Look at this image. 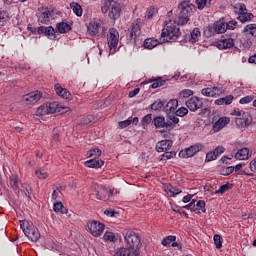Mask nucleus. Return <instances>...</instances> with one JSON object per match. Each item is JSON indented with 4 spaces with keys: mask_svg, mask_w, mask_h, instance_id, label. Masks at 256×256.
<instances>
[{
    "mask_svg": "<svg viewBox=\"0 0 256 256\" xmlns=\"http://www.w3.org/2000/svg\"><path fill=\"white\" fill-rule=\"evenodd\" d=\"M124 241L128 248H119L113 256H139L141 249V235L133 229L123 232Z\"/></svg>",
    "mask_w": 256,
    "mask_h": 256,
    "instance_id": "f257e3e1",
    "label": "nucleus"
},
{
    "mask_svg": "<svg viewBox=\"0 0 256 256\" xmlns=\"http://www.w3.org/2000/svg\"><path fill=\"white\" fill-rule=\"evenodd\" d=\"M193 9H195V5H193L190 1H183L178 5V14L174 18V23L176 25H187L193 15Z\"/></svg>",
    "mask_w": 256,
    "mask_h": 256,
    "instance_id": "f03ea898",
    "label": "nucleus"
},
{
    "mask_svg": "<svg viewBox=\"0 0 256 256\" xmlns=\"http://www.w3.org/2000/svg\"><path fill=\"white\" fill-rule=\"evenodd\" d=\"M102 13H108L110 19L116 21L121 17V4L113 0H105L101 7Z\"/></svg>",
    "mask_w": 256,
    "mask_h": 256,
    "instance_id": "7ed1b4c3",
    "label": "nucleus"
},
{
    "mask_svg": "<svg viewBox=\"0 0 256 256\" xmlns=\"http://www.w3.org/2000/svg\"><path fill=\"white\" fill-rule=\"evenodd\" d=\"M166 27L162 30L161 37L163 41L165 39H177L181 35V30L175 24H169V21H165Z\"/></svg>",
    "mask_w": 256,
    "mask_h": 256,
    "instance_id": "20e7f679",
    "label": "nucleus"
},
{
    "mask_svg": "<svg viewBox=\"0 0 256 256\" xmlns=\"http://www.w3.org/2000/svg\"><path fill=\"white\" fill-rule=\"evenodd\" d=\"M53 113H61V108L57 102L43 104L36 110V115L38 117H43V115H49Z\"/></svg>",
    "mask_w": 256,
    "mask_h": 256,
    "instance_id": "39448f33",
    "label": "nucleus"
},
{
    "mask_svg": "<svg viewBox=\"0 0 256 256\" xmlns=\"http://www.w3.org/2000/svg\"><path fill=\"white\" fill-rule=\"evenodd\" d=\"M88 34L91 37H105V31H107L103 25H101V20H92L88 24Z\"/></svg>",
    "mask_w": 256,
    "mask_h": 256,
    "instance_id": "423d86ee",
    "label": "nucleus"
},
{
    "mask_svg": "<svg viewBox=\"0 0 256 256\" xmlns=\"http://www.w3.org/2000/svg\"><path fill=\"white\" fill-rule=\"evenodd\" d=\"M20 227L23 230L24 235H26V237H28V239L33 243H37V241H39L41 234L33 224L25 226V222H20Z\"/></svg>",
    "mask_w": 256,
    "mask_h": 256,
    "instance_id": "0eeeda50",
    "label": "nucleus"
},
{
    "mask_svg": "<svg viewBox=\"0 0 256 256\" xmlns=\"http://www.w3.org/2000/svg\"><path fill=\"white\" fill-rule=\"evenodd\" d=\"M107 41L110 53L112 55L117 53V46L119 45V31H117L115 28H110Z\"/></svg>",
    "mask_w": 256,
    "mask_h": 256,
    "instance_id": "6e6552de",
    "label": "nucleus"
},
{
    "mask_svg": "<svg viewBox=\"0 0 256 256\" xmlns=\"http://www.w3.org/2000/svg\"><path fill=\"white\" fill-rule=\"evenodd\" d=\"M87 228L92 237H101L105 231V224L97 220H90L87 222Z\"/></svg>",
    "mask_w": 256,
    "mask_h": 256,
    "instance_id": "1a4fd4ad",
    "label": "nucleus"
},
{
    "mask_svg": "<svg viewBox=\"0 0 256 256\" xmlns=\"http://www.w3.org/2000/svg\"><path fill=\"white\" fill-rule=\"evenodd\" d=\"M203 144L196 143L182 151L179 152V157H182L183 159L187 157H193L196 153H199V151H203Z\"/></svg>",
    "mask_w": 256,
    "mask_h": 256,
    "instance_id": "9d476101",
    "label": "nucleus"
},
{
    "mask_svg": "<svg viewBox=\"0 0 256 256\" xmlns=\"http://www.w3.org/2000/svg\"><path fill=\"white\" fill-rule=\"evenodd\" d=\"M186 107H188L190 111L195 113V111H199V109L203 107V100H201L197 96H193L186 101Z\"/></svg>",
    "mask_w": 256,
    "mask_h": 256,
    "instance_id": "9b49d317",
    "label": "nucleus"
},
{
    "mask_svg": "<svg viewBox=\"0 0 256 256\" xmlns=\"http://www.w3.org/2000/svg\"><path fill=\"white\" fill-rule=\"evenodd\" d=\"M235 123L240 129H245V127H249V125L253 123V118L251 117V114L243 112L242 117L236 118Z\"/></svg>",
    "mask_w": 256,
    "mask_h": 256,
    "instance_id": "f8f14e48",
    "label": "nucleus"
},
{
    "mask_svg": "<svg viewBox=\"0 0 256 256\" xmlns=\"http://www.w3.org/2000/svg\"><path fill=\"white\" fill-rule=\"evenodd\" d=\"M43 94L40 91L30 92L24 96V102L26 105H35V103L41 101Z\"/></svg>",
    "mask_w": 256,
    "mask_h": 256,
    "instance_id": "ddd939ff",
    "label": "nucleus"
},
{
    "mask_svg": "<svg viewBox=\"0 0 256 256\" xmlns=\"http://www.w3.org/2000/svg\"><path fill=\"white\" fill-rule=\"evenodd\" d=\"M38 35H45L49 39H52L53 41L57 40V35L55 32V28L53 26L45 27V26H40L38 27L37 30Z\"/></svg>",
    "mask_w": 256,
    "mask_h": 256,
    "instance_id": "4468645a",
    "label": "nucleus"
},
{
    "mask_svg": "<svg viewBox=\"0 0 256 256\" xmlns=\"http://www.w3.org/2000/svg\"><path fill=\"white\" fill-rule=\"evenodd\" d=\"M152 123L157 129H169V127H173V123L166 122L163 116H157L153 119Z\"/></svg>",
    "mask_w": 256,
    "mask_h": 256,
    "instance_id": "2eb2a0df",
    "label": "nucleus"
},
{
    "mask_svg": "<svg viewBox=\"0 0 256 256\" xmlns=\"http://www.w3.org/2000/svg\"><path fill=\"white\" fill-rule=\"evenodd\" d=\"M237 38V34L230 35L229 38L222 39L219 42L220 49H231V47L235 46V39Z\"/></svg>",
    "mask_w": 256,
    "mask_h": 256,
    "instance_id": "dca6fc26",
    "label": "nucleus"
},
{
    "mask_svg": "<svg viewBox=\"0 0 256 256\" xmlns=\"http://www.w3.org/2000/svg\"><path fill=\"white\" fill-rule=\"evenodd\" d=\"M55 91L59 97H62V99H66L68 101H71L73 99V96L71 95V92L67 90V88L61 87V84L55 85Z\"/></svg>",
    "mask_w": 256,
    "mask_h": 256,
    "instance_id": "f3484780",
    "label": "nucleus"
},
{
    "mask_svg": "<svg viewBox=\"0 0 256 256\" xmlns=\"http://www.w3.org/2000/svg\"><path fill=\"white\" fill-rule=\"evenodd\" d=\"M173 147V141L171 140H162L156 144V151L158 153H164V151H169Z\"/></svg>",
    "mask_w": 256,
    "mask_h": 256,
    "instance_id": "a211bd4d",
    "label": "nucleus"
},
{
    "mask_svg": "<svg viewBox=\"0 0 256 256\" xmlns=\"http://www.w3.org/2000/svg\"><path fill=\"white\" fill-rule=\"evenodd\" d=\"M201 93L205 95V97H219V95H221V89L218 87L204 88Z\"/></svg>",
    "mask_w": 256,
    "mask_h": 256,
    "instance_id": "6ab92c4d",
    "label": "nucleus"
},
{
    "mask_svg": "<svg viewBox=\"0 0 256 256\" xmlns=\"http://www.w3.org/2000/svg\"><path fill=\"white\" fill-rule=\"evenodd\" d=\"M53 17V12L50 11L48 8L45 9L44 12L38 18L39 23H43L44 25H48L49 19Z\"/></svg>",
    "mask_w": 256,
    "mask_h": 256,
    "instance_id": "aec40b11",
    "label": "nucleus"
},
{
    "mask_svg": "<svg viewBox=\"0 0 256 256\" xmlns=\"http://www.w3.org/2000/svg\"><path fill=\"white\" fill-rule=\"evenodd\" d=\"M249 157H251L249 148H242L235 154V159H239L240 161H246Z\"/></svg>",
    "mask_w": 256,
    "mask_h": 256,
    "instance_id": "412c9836",
    "label": "nucleus"
},
{
    "mask_svg": "<svg viewBox=\"0 0 256 256\" xmlns=\"http://www.w3.org/2000/svg\"><path fill=\"white\" fill-rule=\"evenodd\" d=\"M86 167L90 168H99L103 167L105 165V162L103 160H99L98 158H92L85 162Z\"/></svg>",
    "mask_w": 256,
    "mask_h": 256,
    "instance_id": "4be33fe9",
    "label": "nucleus"
},
{
    "mask_svg": "<svg viewBox=\"0 0 256 256\" xmlns=\"http://www.w3.org/2000/svg\"><path fill=\"white\" fill-rule=\"evenodd\" d=\"M177 107H179V101L177 99H171L165 106L166 113H175Z\"/></svg>",
    "mask_w": 256,
    "mask_h": 256,
    "instance_id": "5701e85b",
    "label": "nucleus"
},
{
    "mask_svg": "<svg viewBox=\"0 0 256 256\" xmlns=\"http://www.w3.org/2000/svg\"><path fill=\"white\" fill-rule=\"evenodd\" d=\"M19 176L17 174H12L10 176V187L15 191L16 193H19Z\"/></svg>",
    "mask_w": 256,
    "mask_h": 256,
    "instance_id": "b1692460",
    "label": "nucleus"
},
{
    "mask_svg": "<svg viewBox=\"0 0 256 256\" xmlns=\"http://www.w3.org/2000/svg\"><path fill=\"white\" fill-rule=\"evenodd\" d=\"M211 29L214 33H225V31H227V25L223 22H216L213 24Z\"/></svg>",
    "mask_w": 256,
    "mask_h": 256,
    "instance_id": "393cba45",
    "label": "nucleus"
},
{
    "mask_svg": "<svg viewBox=\"0 0 256 256\" xmlns=\"http://www.w3.org/2000/svg\"><path fill=\"white\" fill-rule=\"evenodd\" d=\"M58 33H69L71 31V25H69L67 22H60L56 26Z\"/></svg>",
    "mask_w": 256,
    "mask_h": 256,
    "instance_id": "a878e982",
    "label": "nucleus"
},
{
    "mask_svg": "<svg viewBox=\"0 0 256 256\" xmlns=\"http://www.w3.org/2000/svg\"><path fill=\"white\" fill-rule=\"evenodd\" d=\"M159 44V40L153 38H147L144 41V48L145 49H155Z\"/></svg>",
    "mask_w": 256,
    "mask_h": 256,
    "instance_id": "bb28decb",
    "label": "nucleus"
},
{
    "mask_svg": "<svg viewBox=\"0 0 256 256\" xmlns=\"http://www.w3.org/2000/svg\"><path fill=\"white\" fill-rule=\"evenodd\" d=\"M141 20H137L136 23H132L131 37H137L141 33V26L139 25Z\"/></svg>",
    "mask_w": 256,
    "mask_h": 256,
    "instance_id": "cd10ccee",
    "label": "nucleus"
},
{
    "mask_svg": "<svg viewBox=\"0 0 256 256\" xmlns=\"http://www.w3.org/2000/svg\"><path fill=\"white\" fill-rule=\"evenodd\" d=\"M253 13H247L244 12L242 14H238V21L242 22V23H247L249 21H251L253 19Z\"/></svg>",
    "mask_w": 256,
    "mask_h": 256,
    "instance_id": "c85d7f7f",
    "label": "nucleus"
},
{
    "mask_svg": "<svg viewBox=\"0 0 256 256\" xmlns=\"http://www.w3.org/2000/svg\"><path fill=\"white\" fill-rule=\"evenodd\" d=\"M54 211L55 213H62V215H67V213H69V210H67L61 202H56L54 204Z\"/></svg>",
    "mask_w": 256,
    "mask_h": 256,
    "instance_id": "c756f323",
    "label": "nucleus"
},
{
    "mask_svg": "<svg viewBox=\"0 0 256 256\" xmlns=\"http://www.w3.org/2000/svg\"><path fill=\"white\" fill-rule=\"evenodd\" d=\"M71 9L73 10V12L75 13V15H77V17H81V15H83V8H81V5L77 2H72L70 4Z\"/></svg>",
    "mask_w": 256,
    "mask_h": 256,
    "instance_id": "7c9ffc66",
    "label": "nucleus"
},
{
    "mask_svg": "<svg viewBox=\"0 0 256 256\" xmlns=\"http://www.w3.org/2000/svg\"><path fill=\"white\" fill-rule=\"evenodd\" d=\"M107 193H109V190L107 188H101L99 191H97L96 197L97 199H100V201H107Z\"/></svg>",
    "mask_w": 256,
    "mask_h": 256,
    "instance_id": "2f4dec72",
    "label": "nucleus"
},
{
    "mask_svg": "<svg viewBox=\"0 0 256 256\" xmlns=\"http://www.w3.org/2000/svg\"><path fill=\"white\" fill-rule=\"evenodd\" d=\"M244 33H247V35H252V37H256V24H248L244 28Z\"/></svg>",
    "mask_w": 256,
    "mask_h": 256,
    "instance_id": "473e14b6",
    "label": "nucleus"
},
{
    "mask_svg": "<svg viewBox=\"0 0 256 256\" xmlns=\"http://www.w3.org/2000/svg\"><path fill=\"white\" fill-rule=\"evenodd\" d=\"M88 157H90L92 159H99V157H101V149H99V148L91 149L88 152Z\"/></svg>",
    "mask_w": 256,
    "mask_h": 256,
    "instance_id": "72a5a7b5",
    "label": "nucleus"
},
{
    "mask_svg": "<svg viewBox=\"0 0 256 256\" xmlns=\"http://www.w3.org/2000/svg\"><path fill=\"white\" fill-rule=\"evenodd\" d=\"M229 189H233V184L226 183V184L220 186V188L218 190H216L215 193H220L221 195H223V193H227V191H229Z\"/></svg>",
    "mask_w": 256,
    "mask_h": 256,
    "instance_id": "f704fd0d",
    "label": "nucleus"
},
{
    "mask_svg": "<svg viewBox=\"0 0 256 256\" xmlns=\"http://www.w3.org/2000/svg\"><path fill=\"white\" fill-rule=\"evenodd\" d=\"M163 107H165V103L161 100H157L151 105L153 111H161Z\"/></svg>",
    "mask_w": 256,
    "mask_h": 256,
    "instance_id": "c9c22d12",
    "label": "nucleus"
},
{
    "mask_svg": "<svg viewBox=\"0 0 256 256\" xmlns=\"http://www.w3.org/2000/svg\"><path fill=\"white\" fill-rule=\"evenodd\" d=\"M158 10L156 7H150L146 11L145 19H153V15H157Z\"/></svg>",
    "mask_w": 256,
    "mask_h": 256,
    "instance_id": "e433bc0d",
    "label": "nucleus"
},
{
    "mask_svg": "<svg viewBox=\"0 0 256 256\" xmlns=\"http://www.w3.org/2000/svg\"><path fill=\"white\" fill-rule=\"evenodd\" d=\"M35 175L38 179H47L49 177V173H47L45 170L36 169Z\"/></svg>",
    "mask_w": 256,
    "mask_h": 256,
    "instance_id": "4c0bfd02",
    "label": "nucleus"
},
{
    "mask_svg": "<svg viewBox=\"0 0 256 256\" xmlns=\"http://www.w3.org/2000/svg\"><path fill=\"white\" fill-rule=\"evenodd\" d=\"M163 85H165V80H163L161 78H157L154 80L151 87H152V89H157L158 87H163Z\"/></svg>",
    "mask_w": 256,
    "mask_h": 256,
    "instance_id": "58836bf2",
    "label": "nucleus"
},
{
    "mask_svg": "<svg viewBox=\"0 0 256 256\" xmlns=\"http://www.w3.org/2000/svg\"><path fill=\"white\" fill-rule=\"evenodd\" d=\"M7 21H9V16H7V13L0 12V28L4 27Z\"/></svg>",
    "mask_w": 256,
    "mask_h": 256,
    "instance_id": "ea45409f",
    "label": "nucleus"
},
{
    "mask_svg": "<svg viewBox=\"0 0 256 256\" xmlns=\"http://www.w3.org/2000/svg\"><path fill=\"white\" fill-rule=\"evenodd\" d=\"M196 5L200 11H203L204 8L209 7L207 0H196Z\"/></svg>",
    "mask_w": 256,
    "mask_h": 256,
    "instance_id": "a19ab883",
    "label": "nucleus"
},
{
    "mask_svg": "<svg viewBox=\"0 0 256 256\" xmlns=\"http://www.w3.org/2000/svg\"><path fill=\"white\" fill-rule=\"evenodd\" d=\"M196 211H202V213H205L207 210L205 209V201L199 200L195 205Z\"/></svg>",
    "mask_w": 256,
    "mask_h": 256,
    "instance_id": "79ce46f5",
    "label": "nucleus"
},
{
    "mask_svg": "<svg viewBox=\"0 0 256 256\" xmlns=\"http://www.w3.org/2000/svg\"><path fill=\"white\" fill-rule=\"evenodd\" d=\"M214 243L216 245V249H221L223 247V242L221 241V235H214Z\"/></svg>",
    "mask_w": 256,
    "mask_h": 256,
    "instance_id": "37998d69",
    "label": "nucleus"
},
{
    "mask_svg": "<svg viewBox=\"0 0 256 256\" xmlns=\"http://www.w3.org/2000/svg\"><path fill=\"white\" fill-rule=\"evenodd\" d=\"M176 239L177 237L175 236H168L166 239L162 240V245L167 247L168 245H171V243H173Z\"/></svg>",
    "mask_w": 256,
    "mask_h": 256,
    "instance_id": "c03bdc74",
    "label": "nucleus"
},
{
    "mask_svg": "<svg viewBox=\"0 0 256 256\" xmlns=\"http://www.w3.org/2000/svg\"><path fill=\"white\" fill-rule=\"evenodd\" d=\"M187 113H189V110L185 107H180L177 111H176V117H185V115H187Z\"/></svg>",
    "mask_w": 256,
    "mask_h": 256,
    "instance_id": "a18cd8bd",
    "label": "nucleus"
},
{
    "mask_svg": "<svg viewBox=\"0 0 256 256\" xmlns=\"http://www.w3.org/2000/svg\"><path fill=\"white\" fill-rule=\"evenodd\" d=\"M234 171H235V167L233 166L226 167L221 170V175H224V176L231 175V173H233Z\"/></svg>",
    "mask_w": 256,
    "mask_h": 256,
    "instance_id": "49530a36",
    "label": "nucleus"
},
{
    "mask_svg": "<svg viewBox=\"0 0 256 256\" xmlns=\"http://www.w3.org/2000/svg\"><path fill=\"white\" fill-rule=\"evenodd\" d=\"M131 121H133V118H129L127 120L121 121L118 123L120 129H125L126 127H129L131 125Z\"/></svg>",
    "mask_w": 256,
    "mask_h": 256,
    "instance_id": "de8ad7c7",
    "label": "nucleus"
},
{
    "mask_svg": "<svg viewBox=\"0 0 256 256\" xmlns=\"http://www.w3.org/2000/svg\"><path fill=\"white\" fill-rule=\"evenodd\" d=\"M167 191H169V193H171V195H173V197H175V195H179V193H181V190L171 186V185H168L166 187Z\"/></svg>",
    "mask_w": 256,
    "mask_h": 256,
    "instance_id": "09e8293b",
    "label": "nucleus"
},
{
    "mask_svg": "<svg viewBox=\"0 0 256 256\" xmlns=\"http://www.w3.org/2000/svg\"><path fill=\"white\" fill-rule=\"evenodd\" d=\"M201 37V31H199V28H194L192 33H191V38L193 41H197Z\"/></svg>",
    "mask_w": 256,
    "mask_h": 256,
    "instance_id": "8fccbe9b",
    "label": "nucleus"
},
{
    "mask_svg": "<svg viewBox=\"0 0 256 256\" xmlns=\"http://www.w3.org/2000/svg\"><path fill=\"white\" fill-rule=\"evenodd\" d=\"M103 239L104 241H115V234H113V232H106Z\"/></svg>",
    "mask_w": 256,
    "mask_h": 256,
    "instance_id": "3c124183",
    "label": "nucleus"
},
{
    "mask_svg": "<svg viewBox=\"0 0 256 256\" xmlns=\"http://www.w3.org/2000/svg\"><path fill=\"white\" fill-rule=\"evenodd\" d=\"M151 121H153L151 114H147L146 116L143 117L142 119V125L144 127H146V125H149V123H151Z\"/></svg>",
    "mask_w": 256,
    "mask_h": 256,
    "instance_id": "603ef678",
    "label": "nucleus"
},
{
    "mask_svg": "<svg viewBox=\"0 0 256 256\" xmlns=\"http://www.w3.org/2000/svg\"><path fill=\"white\" fill-rule=\"evenodd\" d=\"M175 155H177L174 151L172 152H165L163 155H162V159L165 161L167 159H173V157H175Z\"/></svg>",
    "mask_w": 256,
    "mask_h": 256,
    "instance_id": "864d4df0",
    "label": "nucleus"
},
{
    "mask_svg": "<svg viewBox=\"0 0 256 256\" xmlns=\"http://www.w3.org/2000/svg\"><path fill=\"white\" fill-rule=\"evenodd\" d=\"M221 129H223V123H222L221 120L219 119V120L213 125V131L217 132V131H221Z\"/></svg>",
    "mask_w": 256,
    "mask_h": 256,
    "instance_id": "5fc2aeb1",
    "label": "nucleus"
},
{
    "mask_svg": "<svg viewBox=\"0 0 256 256\" xmlns=\"http://www.w3.org/2000/svg\"><path fill=\"white\" fill-rule=\"evenodd\" d=\"M193 95V91L189 89H185L182 92H180V96L183 98L191 97Z\"/></svg>",
    "mask_w": 256,
    "mask_h": 256,
    "instance_id": "6e6d98bb",
    "label": "nucleus"
},
{
    "mask_svg": "<svg viewBox=\"0 0 256 256\" xmlns=\"http://www.w3.org/2000/svg\"><path fill=\"white\" fill-rule=\"evenodd\" d=\"M235 27H237V21H235V20H231L228 23H226V31H227V29L233 30V29H235Z\"/></svg>",
    "mask_w": 256,
    "mask_h": 256,
    "instance_id": "4d7b16f0",
    "label": "nucleus"
},
{
    "mask_svg": "<svg viewBox=\"0 0 256 256\" xmlns=\"http://www.w3.org/2000/svg\"><path fill=\"white\" fill-rule=\"evenodd\" d=\"M253 101V96H245L242 99H240V104L245 105L247 103H251Z\"/></svg>",
    "mask_w": 256,
    "mask_h": 256,
    "instance_id": "13d9d810",
    "label": "nucleus"
},
{
    "mask_svg": "<svg viewBox=\"0 0 256 256\" xmlns=\"http://www.w3.org/2000/svg\"><path fill=\"white\" fill-rule=\"evenodd\" d=\"M215 159H217V155L216 154H214V152L212 151V152H208L207 154H206V161H215Z\"/></svg>",
    "mask_w": 256,
    "mask_h": 256,
    "instance_id": "bf43d9fd",
    "label": "nucleus"
},
{
    "mask_svg": "<svg viewBox=\"0 0 256 256\" xmlns=\"http://www.w3.org/2000/svg\"><path fill=\"white\" fill-rule=\"evenodd\" d=\"M197 200H192L191 203H189L188 205L184 206V209H190V211L195 212L197 211V209H195V202Z\"/></svg>",
    "mask_w": 256,
    "mask_h": 256,
    "instance_id": "052dcab7",
    "label": "nucleus"
},
{
    "mask_svg": "<svg viewBox=\"0 0 256 256\" xmlns=\"http://www.w3.org/2000/svg\"><path fill=\"white\" fill-rule=\"evenodd\" d=\"M170 123H174V125H177L179 123V118L177 117V114H170L169 115Z\"/></svg>",
    "mask_w": 256,
    "mask_h": 256,
    "instance_id": "680f3d73",
    "label": "nucleus"
},
{
    "mask_svg": "<svg viewBox=\"0 0 256 256\" xmlns=\"http://www.w3.org/2000/svg\"><path fill=\"white\" fill-rule=\"evenodd\" d=\"M222 99L224 100V105H231L233 103V95H228Z\"/></svg>",
    "mask_w": 256,
    "mask_h": 256,
    "instance_id": "e2e57ef3",
    "label": "nucleus"
},
{
    "mask_svg": "<svg viewBox=\"0 0 256 256\" xmlns=\"http://www.w3.org/2000/svg\"><path fill=\"white\" fill-rule=\"evenodd\" d=\"M213 152L216 155V157H219L221 153L225 152V148L223 146H218Z\"/></svg>",
    "mask_w": 256,
    "mask_h": 256,
    "instance_id": "0e129e2a",
    "label": "nucleus"
},
{
    "mask_svg": "<svg viewBox=\"0 0 256 256\" xmlns=\"http://www.w3.org/2000/svg\"><path fill=\"white\" fill-rule=\"evenodd\" d=\"M238 7H239L238 15L247 13V6H245V4H238Z\"/></svg>",
    "mask_w": 256,
    "mask_h": 256,
    "instance_id": "69168bd1",
    "label": "nucleus"
},
{
    "mask_svg": "<svg viewBox=\"0 0 256 256\" xmlns=\"http://www.w3.org/2000/svg\"><path fill=\"white\" fill-rule=\"evenodd\" d=\"M250 170L252 173H256V158L250 162Z\"/></svg>",
    "mask_w": 256,
    "mask_h": 256,
    "instance_id": "338daca9",
    "label": "nucleus"
},
{
    "mask_svg": "<svg viewBox=\"0 0 256 256\" xmlns=\"http://www.w3.org/2000/svg\"><path fill=\"white\" fill-rule=\"evenodd\" d=\"M231 120L229 118H220V122H222V126L225 127L226 125H229V122Z\"/></svg>",
    "mask_w": 256,
    "mask_h": 256,
    "instance_id": "774afa93",
    "label": "nucleus"
}]
</instances>
